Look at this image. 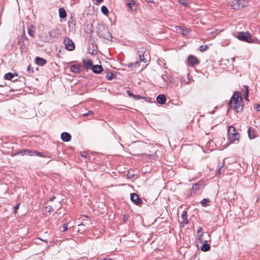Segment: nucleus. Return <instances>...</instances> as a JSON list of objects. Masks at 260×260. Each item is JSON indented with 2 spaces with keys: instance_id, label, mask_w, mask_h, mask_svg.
I'll use <instances>...</instances> for the list:
<instances>
[{
  "instance_id": "1",
  "label": "nucleus",
  "mask_w": 260,
  "mask_h": 260,
  "mask_svg": "<svg viewBox=\"0 0 260 260\" xmlns=\"http://www.w3.org/2000/svg\"><path fill=\"white\" fill-rule=\"evenodd\" d=\"M230 107L236 111L237 112H241L243 109L241 93L240 92H235L233 94L229 103Z\"/></svg>"
},
{
  "instance_id": "48",
  "label": "nucleus",
  "mask_w": 260,
  "mask_h": 260,
  "mask_svg": "<svg viewBox=\"0 0 260 260\" xmlns=\"http://www.w3.org/2000/svg\"><path fill=\"white\" fill-rule=\"evenodd\" d=\"M207 238V237L206 236H204L203 237H202V239H206Z\"/></svg>"
},
{
  "instance_id": "41",
  "label": "nucleus",
  "mask_w": 260,
  "mask_h": 260,
  "mask_svg": "<svg viewBox=\"0 0 260 260\" xmlns=\"http://www.w3.org/2000/svg\"><path fill=\"white\" fill-rule=\"evenodd\" d=\"M134 99H135V100H140L143 99V97L139 95H135Z\"/></svg>"
},
{
  "instance_id": "43",
  "label": "nucleus",
  "mask_w": 260,
  "mask_h": 260,
  "mask_svg": "<svg viewBox=\"0 0 260 260\" xmlns=\"http://www.w3.org/2000/svg\"><path fill=\"white\" fill-rule=\"evenodd\" d=\"M255 109L257 111H260V105L256 104L255 106Z\"/></svg>"
},
{
  "instance_id": "51",
  "label": "nucleus",
  "mask_w": 260,
  "mask_h": 260,
  "mask_svg": "<svg viewBox=\"0 0 260 260\" xmlns=\"http://www.w3.org/2000/svg\"><path fill=\"white\" fill-rule=\"evenodd\" d=\"M50 37H52V35H51V33L50 34Z\"/></svg>"
},
{
  "instance_id": "11",
  "label": "nucleus",
  "mask_w": 260,
  "mask_h": 260,
  "mask_svg": "<svg viewBox=\"0 0 260 260\" xmlns=\"http://www.w3.org/2000/svg\"><path fill=\"white\" fill-rule=\"evenodd\" d=\"M81 66L79 64H73L70 67V71L74 73H79Z\"/></svg>"
},
{
  "instance_id": "7",
  "label": "nucleus",
  "mask_w": 260,
  "mask_h": 260,
  "mask_svg": "<svg viewBox=\"0 0 260 260\" xmlns=\"http://www.w3.org/2000/svg\"><path fill=\"white\" fill-rule=\"evenodd\" d=\"M64 44L66 48L69 51H72L75 49V46L74 42L69 38L64 39Z\"/></svg>"
},
{
  "instance_id": "28",
  "label": "nucleus",
  "mask_w": 260,
  "mask_h": 260,
  "mask_svg": "<svg viewBox=\"0 0 260 260\" xmlns=\"http://www.w3.org/2000/svg\"><path fill=\"white\" fill-rule=\"evenodd\" d=\"M223 172V167H221L219 168L218 170L216 171V175L217 176L219 177L221 175V173Z\"/></svg>"
},
{
  "instance_id": "2",
  "label": "nucleus",
  "mask_w": 260,
  "mask_h": 260,
  "mask_svg": "<svg viewBox=\"0 0 260 260\" xmlns=\"http://www.w3.org/2000/svg\"><path fill=\"white\" fill-rule=\"evenodd\" d=\"M197 235L198 240L201 243H202L203 242H208L210 240V237L208 233H205V234L203 232V229L201 227L199 226L197 228Z\"/></svg>"
},
{
  "instance_id": "49",
  "label": "nucleus",
  "mask_w": 260,
  "mask_h": 260,
  "mask_svg": "<svg viewBox=\"0 0 260 260\" xmlns=\"http://www.w3.org/2000/svg\"><path fill=\"white\" fill-rule=\"evenodd\" d=\"M81 225H84V224L83 223H80V224H78L79 226H81Z\"/></svg>"
},
{
  "instance_id": "38",
  "label": "nucleus",
  "mask_w": 260,
  "mask_h": 260,
  "mask_svg": "<svg viewBox=\"0 0 260 260\" xmlns=\"http://www.w3.org/2000/svg\"><path fill=\"white\" fill-rule=\"evenodd\" d=\"M179 2L183 5L185 6H187V2L186 0H179Z\"/></svg>"
},
{
  "instance_id": "20",
  "label": "nucleus",
  "mask_w": 260,
  "mask_h": 260,
  "mask_svg": "<svg viewBox=\"0 0 260 260\" xmlns=\"http://www.w3.org/2000/svg\"><path fill=\"white\" fill-rule=\"evenodd\" d=\"M59 15L61 18H65L67 17V13L65 9L63 8H59Z\"/></svg>"
},
{
  "instance_id": "12",
  "label": "nucleus",
  "mask_w": 260,
  "mask_h": 260,
  "mask_svg": "<svg viewBox=\"0 0 260 260\" xmlns=\"http://www.w3.org/2000/svg\"><path fill=\"white\" fill-rule=\"evenodd\" d=\"M35 62L37 65L43 66L47 63V61L46 59L40 57H36L35 58Z\"/></svg>"
},
{
  "instance_id": "16",
  "label": "nucleus",
  "mask_w": 260,
  "mask_h": 260,
  "mask_svg": "<svg viewBox=\"0 0 260 260\" xmlns=\"http://www.w3.org/2000/svg\"><path fill=\"white\" fill-rule=\"evenodd\" d=\"M181 218L182 219V221H181V224H182V226H184V225H186L188 223V221L187 219V212L183 211L182 213Z\"/></svg>"
},
{
  "instance_id": "9",
  "label": "nucleus",
  "mask_w": 260,
  "mask_h": 260,
  "mask_svg": "<svg viewBox=\"0 0 260 260\" xmlns=\"http://www.w3.org/2000/svg\"><path fill=\"white\" fill-rule=\"evenodd\" d=\"M131 199L132 201L136 205H139L142 202V200L136 193H133L131 194Z\"/></svg>"
},
{
  "instance_id": "25",
  "label": "nucleus",
  "mask_w": 260,
  "mask_h": 260,
  "mask_svg": "<svg viewBox=\"0 0 260 260\" xmlns=\"http://www.w3.org/2000/svg\"><path fill=\"white\" fill-rule=\"evenodd\" d=\"M101 11L104 15L108 16L109 10L106 6H103L101 8Z\"/></svg>"
},
{
  "instance_id": "52",
  "label": "nucleus",
  "mask_w": 260,
  "mask_h": 260,
  "mask_svg": "<svg viewBox=\"0 0 260 260\" xmlns=\"http://www.w3.org/2000/svg\"><path fill=\"white\" fill-rule=\"evenodd\" d=\"M103 260H111V259H103Z\"/></svg>"
},
{
  "instance_id": "46",
  "label": "nucleus",
  "mask_w": 260,
  "mask_h": 260,
  "mask_svg": "<svg viewBox=\"0 0 260 260\" xmlns=\"http://www.w3.org/2000/svg\"><path fill=\"white\" fill-rule=\"evenodd\" d=\"M81 156L82 157H84V158H85V157H86V156H85L84 154H81Z\"/></svg>"
},
{
  "instance_id": "29",
  "label": "nucleus",
  "mask_w": 260,
  "mask_h": 260,
  "mask_svg": "<svg viewBox=\"0 0 260 260\" xmlns=\"http://www.w3.org/2000/svg\"><path fill=\"white\" fill-rule=\"evenodd\" d=\"M244 88H245V93L244 94V98L246 99L248 101V88L247 86H244Z\"/></svg>"
},
{
  "instance_id": "10",
  "label": "nucleus",
  "mask_w": 260,
  "mask_h": 260,
  "mask_svg": "<svg viewBox=\"0 0 260 260\" xmlns=\"http://www.w3.org/2000/svg\"><path fill=\"white\" fill-rule=\"evenodd\" d=\"M248 134L250 139H253L258 137V135L253 127H250L248 129Z\"/></svg>"
},
{
  "instance_id": "37",
  "label": "nucleus",
  "mask_w": 260,
  "mask_h": 260,
  "mask_svg": "<svg viewBox=\"0 0 260 260\" xmlns=\"http://www.w3.org/2000/svg\"><path fill=\"white\" fill-rule=\"evenodd\" d=\"M199 188H200V184L199 183L193 184V185L192 186L193 189L198 190Z\"/></svg>"
},
{
  "instance_id": "21",
  "label": "nucleus",
  "mask_w": 260,
  "mask_h": 260,
  "mask_svg": "<svg viewBox=\"0 0 260 260\" xmlns=\"http://www.w3.org/2000/svg\"><path fill=\"white\" fill-rule=\"evenodd\" d=\"M204 243L202 246L201 247V250L204 252L207 251L210 249V246L209 244H207L208 242H203Z\"/></svg>"
},
{
  "instance_id": "18",
  "label": "nucleus",
  "mask_w": 260,
  "mask_h": 260,
  "mask_svg": "<svg viewBox=\"0 0 260 260\" xmlns=\"http://www.w3.org/2000/svg\"><path fill=\"white\" fill-rule=\"evenodd\" d=\"M83 63L86 66V68L87 69H91L93 66V62L91 59H83Z\"/></svg>"
},
{
  "instance_id": "35",
  "label": "nucleus",
  "mask_w": 260,
  "mask_h": 260,
  "mask_svg": "<svg viewBox=\"0 0 260 260\" xmlns=\"http://www.w3.org/2000/svg\"><path fill=\"white\" fill-rule=\"evenodd\" d=\"M245 3V2L244 0H238V2H237L238 4L239 5H241L242 7L244 6Z\"/></svg>"
},
{
  "instance_id": "39",
  "label": "nucleus",
  "mask_w": 260,
  "mask_h": 260,
  "mask_svg": "<svg viewBox=\"0 0 260 260\" xmlns=\"http://www.w3.org/2000/svg\"><path fill=\"white\" fill-rule=\"evenodd\" d=\"M20 204H18L17 205H16L14 208V213L15 214H16L17 212V210L19 209Z\"/></svg>"
},
{
  "instance_id": "19",
  "label": "nucleus",
  "mask_w": 260,
  "mask_h": 260,
  "mask_svg": "<svg viewBox=\"0 0 260 260\" xmlns=\"http://www.w3.org/2000/svg\"><path fill=\"white\" fill-rule=\"evenodd\" d=\"M131 11H135L137 9V6L134 1H131L126 4Z\"/></svg>"
},
{
  "instance_id": "44",
  "label": "nucleus",
  "mask_w": 260,
  "mask_h": 260,
  "mask_svg": "<svg viewBox=\"0 0 260 260\" xmlns=\"http://www.w3.org/2000/svg\"><path fill=\"white\" fill-rule=\"evenodd\" d=\"M55 198V197L52 196V197H50V198L49 200H50V201H53V200H54V199Z\"/></svg>"
},
{
  "instance_id": "31",
  "label": "nucleus",
  "mask_w": 260,
  "mask_h": 260,
  "mask_svg": "<svg viewBox=\"0 0 260 260\" xmlns=\"http://www.w3.org/2000/svg\"><path fill=\"white\" fill-rule=\"evenodd\" d=\"M45 210L47 212H51L54 210L53 207L51 206H47L45 208Z\"/></svg>"
},
{
  "instance_id": "32",
  "label": "nucleus",
  "mask_w": 260,
  "mask_h": 260,
  "mask_svg": "<svg viewBox=\"0 0 260 260\" xmlns=\"http://www.w3.org/2000/svg\"><path fill=\"white\" fill-rule=\"evenodd\" d=\"M138 62L137 61L135 63H130L128 64V68H133V67H134V68H136L137 65L138 64Z\"/></svg>"
},
{
  "instance_id": "27",
  "label": "nucleus",
  "mask_w": 260,
  "mask_h": 260,
  "mask_svg": "<svg viewBox=\"0 0 260 260\" xmlns=\"http://www.w3.org/2000/svg\"><path fill=\"white\" fill-rule=\"evenodd\" d=\"M208 48L209 47H208V45H201L200 47V50L201 52H203V51H205L207 50L208 49Z\"/></svg>"
},
{
  "instance_id": "26",
  "label": "nucleus",
  "mask_w": 260,
  "mask_h": 260,
  "mask_svg": "<svg viewBox=\"0 0 260 260\" xmlns=\"http://www.w3.org/2000/svg\"><path fill=\"white\" fill-rule=\"evenodd\" d=\"M68 224L67 223H63L60 228L59 230L61 232H64L68 230Z\"/></svg>"
},
{
  "instance_id": "5",
  "label": "nucleus",
  "mask_w": 260,
  "mask_h": 260,
  "mask_svg": "<svg viewBox=\"0 0 260 260\" xmlns=\"http://www.w3.org/2000/svg\"><path fill=\"white\" fill-rule=\"evenodd\" d=\"M175 31L181 33L183 36H187L190 31V29L184 26H175Z\"/></svg>"
},
{
  "instance_id": "23",
  "label": "nucleus",
  "mask_w": 260,
  "mask_h": 260,
  "mask_svg": "<svg viewBox=\"0 0 260 260\" xmlns=\"http://www.w3.org/2000/svg\"><path fill=\"white\" fill-rule=\"evenodd\" d=\"M14 77V75L12 73H8L4 76V78L6 80H10Z\"/></svg>"
},
{
  "instance_id": "6",
  "label": "nucleus",
  "mask_w": 260,
  "mask_h": 260,
  "mask_svg": "<svg viewBox=\"0 0 260 260\" xmlns=\"http://www.w3.org/2000/svg\"><path fill=\"white\" fill-rule=\"evenodd\" d=\"M187 62L188 66L193 67L200 63V60L195 56L190 55L188 56Z\"/></svg>"
},
{
  "instance_id": "30",
  "label": "nucleus",
  "mask_w": 260,
  "mask_h": 260,
  "mask_svg": "<svg viewBox=\"0 0 260 260\" xmlns=\"http://www.w3.org/2000/svg\"><path fill=\"white\" fill-rule=\"evenodd\" d=\"M106 77L108 80H112L114 78V75L112 73H110L107 74Z\"/></svg>"
},
{
  "instance_id": "15",
  "label": "nucleus",
  "mask_w": 260,
  "mask_h": 260,
  "mask_svg": "<svg viewBox=\"0 0 260 260\" xmlns=\"http://www.w3.org/2000/svg\"><path fill=\"white\" fill-rule=\"evenodd\" d=\"M91 69L92 72L96 74H99L103 71V68L101 65H94Z\"/></svg>"
},
{
  "instance_id": "3",
  "label": "nucleus",
  "mask_w": 260,
  "mask_h": 260,
  "mask_svg": "<svg viewBox=\"0 0 260 260\" xmlns=\"http://www.w3.org/2000/svg\"><path fill=\"white\" fill-rule=\"evenodd\" d=\"M21 153H25L27 155H29L30 156H34L35 155H36L38 156L42 157H47V158H50L51 155L49 154H45L43 153L40 152H38L36 150H32L30 149H24L21 151Z\"/></svg>"
},
{
  "instance_id": "14",
  "label": "nucleus",
  "mask_w": 260,
  "mask_h": 260,
  "mask_svg": "<svg viewBox=\"0 0 260 260\" xmlns=\"http://www.w3.org/2000/svg\"><path fill=\"white\" fill-rule=\"evenodd\" d=\"M239 135L238 133L234 135H230L229 139L231 143H237L239 141Z\"/></svg>"
},
{
  "instance_id": "47",
  "label": "nucleus",
  "mask_w": 260,
  "mask_h": 260,
  "mask_svg": "<svg viewBox=\"0 0 260 260\" xmlns=\"http://www.w3.org/2000/svg\"><path fill=\"white\" fill-rule=\"evenodd\" d=\"M103 0H96V2L98 3H100L102 1H103Z\"/></svg>"
},
{
  "instance_id": "17",
  "label": "nucleus",
  "mask_w": 260,
  "mask_h": 260,
  "mask_svg": "<svg viewBox=\"0 0 260 260\" xmlns=\"http://www.w3.org/2000/svg\"><path fill=\"white\" fill-rule=\"evenodd\" d=\"M157 102L160 104H164L166 103V97L164 94H159L156 98Z\"/></svg>"
},
{
  "instance_id": "42",
  "label": "nucleus",
  "mask_w": 260,
  "mask_h": 260,
  "mask_svg": "<svg viewBox=\"0 0 260 260\" xmlns=\"http://www.w3.org/2000/svg\"><path fill=\"white\" fill-rule=\"evenodd\" d=\"M127 93L128 94V95L129 96H131L132 98H134V96H135V94H134L133 93H131L129 90H127Z\"/></svg>"
},
{
  "instance_id": "8",
  "label": "nucleus",
  "mask_w": 260,
  "mask_h": 260,
  "mask_svg": "<svg viewBox=\"0 0 260 260\" xmlns=\"http://www.w3.org/2000/svg\"><path fill=\"white\" fill-rule=\"evenodd\" d=\"M146 52V49L144 47L140 48L138 51V53L139 56L140 61H143L144 63H146L147 59L144 57V53Z\"/></svg>"
},
{
  "instance_id": "36",
  "label": "nucleus",
  "mask_w": 260,
  "mask_h": 260,
  "mask_svg": "<svg viewBox=\"0 0 260 260\" xmlns=\"http://www.w3.org/2000/svg\"><path fill=\"white\" fill-rule=\"evenodd\" d=\"M27 72L30 73H33L34 72V70H33V68L31 67V66L30 65H29L27 68Z\"/></svg>"
},
{
  "instance_id": "40",
  "label": "nucleus",
  "mask_w": 260,
  "mask_h": 260,
  "mask_svg": "<svg viewBox=\"0 0 260 260\" xmlns=\"http://www.w3.org/2000/svg\"><path fill=\"white\" fill-rule=\"evenodd\" d=\"M141 155L145 156L147 158H151L152 157H153V155H151V154H142Z\"/></svg>"
},
{
  "instance_id": "45",
  "label": "nucleus",
  "mask_w": 260,
  "mask_h": 260,
  "mask_svg": "<svg viewBox=\"0 0 260 260\" xmlns=\"http://www.w3.org/2000/svg\"><path fill=\"white\" fill-rule=\"evenodd\" d=\"M145 1L147 2H149V3H151L154 2L153 0H145Z\"/></svg>"
},
{
  "instance_id": "24",
  "label": "nucleus",
  "mask_w": 260,
  "mask_h": 260,
  "mask_svg": "<svg viewBox=\"0 0 260 260\" xmlns=\"http://www.w3.org/2000/svg\"><path fill=\"white\" fill-rule=\"evenodd\" d=\"M210 202V200L207 199H204L202 200L201 202V204H202V206L203 207H206L208 205V203Z\"/></svg>"
},
{
  "instance_id": "13",
  "label": "nucleus",
  "mask_w": 260,
  "mask_h": 260,
  "mask_svg": "<svg viewBox=\"0 0 260 260\" xmlns=\"http://www.w3.org/2000/svg\"><path fill=\"white\" fill-rule=\"evenodd\" d=\"M61 138L63 142H69L71 139V136L68 133L63 132L61 134Z\"/></svg>"
},
{
  "instance_id": "34",
  "label": "nucleus",
  "mask_w": 260,
  "mask_h": 260,
  "mask_svg": "<svg viewBox=\"0 0 260 260\" xmlns=\"http://www.w3.org/2000/svg\"><path fill=\"white\" fill-rule=\"evenodd\" d=\"M91 115H92L93 113L91 111H89L87 113L82 114V116L83 117H85V116H89Z\"/></svg>"
},
{
  "instance_id": "22",
  "label": "nucleus",
  "mask_w": 260,
  "mask_h": 260,
  "mask_svg": "<svg viewBox=\"0 0 260 260\" xmlns=\"http://www.w3.org/2000/svg\"><path fill=\"white\" fill-rule=\"evenodd\" d=\"M236 130L235 127L231 126L229 127L228 130V135L230 136V135H234L237 134Z\"/></svg>"
},
{
  "instance_id": "4",
  "label": "nucleus",
  "mask_w": 260,
  "mask_h": 260,
  "mask_svg": "<svg viewBox=\"0 0 260 260\" xmlns=\"http://www.w3.org/2000/svg\"><path fill=\"white\" fill-rule=\"evenodd\" d=\"M246 34H249L248 32H239L237 35V38L241 41H245L248 43H252L253 40L251 38L246 36Z\"/></svg>"
},
{
  "instance_id": "50",
  "label": "nucleus",
  "mask_w": 260,
  "mask_h": 260,
  "mask_svg": "<svg viewBox=\"0 0 260 260\" xmlns=\"http://www.w3.org/2000/svg\"><path fill=\"white\" fill-rule=\"evenodd\" d=\"M82 216H85V217H88V216H87V215H83Z\"/></svg>"
},
{
  "instance_id": "33",
  "label": "nucleus",
  "mask_w": 260,
  "mask_h": 260,
  "mask_svg": "<svg viewBox=\"0 0 260 260\" xmlns=\"http://www.w3.org/2000/svg\"><path fill=\"white\" fill-rule=\"evenodd\" d=\"M28 34L32 37H34L35 35V31L31 29H29L28 30Z\"/></svg>"
}]
</instances>
